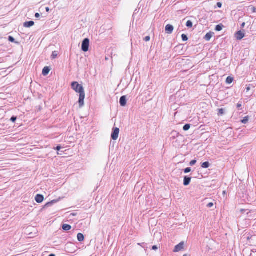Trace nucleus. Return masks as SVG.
<instances>
[{"label": "nucleus", "mask_w": 256, "mask_h": 256, "mask_svg": "<svg viewBox=\"0 0 256 256\" xmlns=\"http://www.w3.org/2000/svg\"><path fill=\"white\" fill-rule=\"evenodd\" d=\"M165 30L166 34H171L174 30V26L171 24H167L166 26Z\"/></svg>", "instance_id": "nucleus-5"}, {"label": "nucleus", "mask_w": 256, "mask_h": 256, "mask_svg": "<svg viewBox=\"0 0 256 256\" xmlns=\"http://www.w3.org/2000/svg\"><path fill=\"white\" fill-rule=\"evenodd\" d=\"M216 6L218 8H221L222 6V4L220 2H218L217 4H216Z\"/></svg>", "instance_id": "nucleus-34"}, {"label": "nucleus", "mask_w": 256, "mask_h": 256, "mask_svg": "<svg viewBox=\"0 0 256 256\" xmlns=\"http://www.w3.org/2000/svg\"><path fill=\"white\" fill-rule=\"evenodd\" d=\"M248 10H250L252 13L256 12V8L252 6H250L248 7Z\"/></svg>", "instance_id": "nucleus-21"}, {"label": "nucleus", "mask_w": 256, "mask_h": 256, "mask_svg": "<svg viewBox=\"0 0 256 256\" xmlns=\"http://www.w3.org/2000/svg\"><path fill=\"white\" fill-rule=\"evenodd\" d=\"M90 46V40L88 38H84L82 44V50L84 52H86L88 50Z\"/></svg>", "instance_id": "nucleus-2"}, {"label": "nucleus", "mask_w": 256, "mask_h": 256, "mask_svg": "<svg viewBox=\"0 0 256 256\" xmlns=\"http://www.w3.org/2000/svg\"><path fill=\"white\" fill-rule=\"evenodd\" d=\"M35 16L36 18H38L40 16V14L38 13H36L35 14Z\"/></svg>", "instance_id": "nucleus-38"}, {"label": "nucleus", "mask_w": 256, "mask_h": 256, "mask_svg": "<svg viewBox=\"0 0 256 256\" xmlns=\"http://www.w3.org/2000/svg\"><path fill=\"white\" fill-rule=\"evenodd\" d=\"M210 166V164L208 162H203L201 166L202 168H209Z\"/></svg>", "instance_id": "nucleus-17"}, {"label": "nucleus", "mask_w": 256, "mask_h": 256, "mask_svg": "<svg viewBox=\"0 0 256 256\" xmlns=\"http://www.w3.org/2000/svg\"><path fill=\"white\" fill-rule=\"evenodd\" d=\"M171 134L172 135V137H173L174 138L176 137H178L179 135V134L176 131L172 132Z\"/></svg>", "instance_id": "nucleus-25"}, {"label": "nucleus", "mask_w": 256, "mask_h": 256, "mask_svg": "<svg viewBox=\"0 0 256 256\" xmlns=\"http://www.w3.org/2000/svg\"><path fill=\"white\" fill-rule=\"evenodd\" d=\"M183 256H188L187 254H184Z\"/></svg>", "instance_id": "nucleus-43"}, {"label": "nucleus", "mask_w": 256, "mask_h": 256, "mask_svg": "<svg viewBox=\"0 0 256 256\" xmlns=\"http://www.w3.org/2000/svg\"><path fill=\"white\" fill-rule=\"evenodd\" d=\"M150 36H146L144 38V40L146 42H148L150 40Z\"/></svg>", "instance_id": "nucleus-32"}, {"label": "nucleus", "mask_w": 256, "mask_h": 256, "mask_svg": "<svg viewBox=\"0 0 256 256\" xmlns=\"http://www.w3.org/2000/svg\"><path fill=\"white\" fill-rule=\"evenodd\" d=\"M16 119H17V117H16V116H12L10 118V120H11V122H16Z\"/></svg>", "instance_id": "nucleus-29"}, {"label": "nucleus", "mask_w": 256, "mask_h": 256, "mask_svg": "<svg viewBox=\"0 0 256 256\" xmlns=\"http://www.w3.org/2000/svg\"><path fill=\"white\" fill-rule=\"evenodd\" d=\"M236 107H237V108H240L242 107V104H239V103L238 104L237 106H236Z\"/></svg>", "instance_id": "nucleus-37"}, {"label": "nucleus", "mask_w": 256, "mask_h": 256, "mask_svg": "<svg viewBox=\"0 0 256 256\" xmlns=\"http://www.w3.org/2000/svg\"><path fill=\"white\" fill-rule=\"evenodd\" d=\"M186 26L188 28H192V22L191 20H188L186 23Z\"/></svg>", "instance_id": "nucleus-24"}, {"label": "nucleus", "mask_w": 256, "mask_h": 256, "mask_svg": "<svg viewBox=\"0 0 256 256\" xmlns=\"http://www.w3.org/2000/svg\"><path fill=\"white\" fill-rule=\"evenodd\" d=\"M213 206H214V204L212 202H210L206 206L208 208H210L212 207Z\"/></svg>", "instance_id": "nucleus-31"}, {"label": "nucleus", "mask_w": 256, "mask_h": 256, "mask_svg": "<svg viewBox=\"0 0 256 256\" xmlns=\"http://www.w3.org/2000/svg\"><path fill=\"white\" fill-rule=\"evenodd\" d=\"M196 160H193L190 162V166H192L196 164Z\"/></svg>", "instance_id": "nucleus-30"}, {"label": "nucleus", "mask_w": 256, "mask_h": 256, "mask_svg": "<svg viewBox=\"0 0 256 256\" xmlns=\"http://www.w3.org/2000/svg\"><path fill=\"white\" fill-rule=\"evenodd\" d=\"M191 171V168H186L184 170V173L186 174L188 172H190Z\"/></svg>", "instance_id": "nucleus-28"}, {"label": "nucleus", "mask_w": 256, "mask_h": 256, "mask_svg": "<svg viewBox=\"0 0 256 256\" xmlns=\"http://www.w3.org/2000/svg\"><path fill=\"white\" fill-rule=\"evenodd\" d=\"M184 242H182L180 244H178V245H176L174 249V252H176L180 251L182 250L184 248Z\"/></svg>", "instance_id": "nucleus-4"}, {"label": "nucleus", "mask_w": 256, "mask_h": 256, "mask_svg": "<svg viewBox=\"0 0 256 256\" xmlns=\"http://www.w3.org/2000/svg\"><path fill=\"white\" fill-rule=\"evenodd\" d=\"M182 40L184 42L187 41L188 40V38L187 36L185 34H182Z\"/></svg>", "instance_id": "nucleus-26"}, {"label": "nucleus", "mask_w": 256, "mask_h": 256, "mask_svg": "<svg viewBox=\"0 0 256 256\" xmlns=\"http://www.w3.org/2000/svg\"><path fill=\"white\" fill-rule=\"evenodd\" d=\"M58 55V52L57 51H54L52 52V54L51 55L52 60L55 59Z\"/></svg>", "instance_id": "nucleus-18"}, {"label": "nucleus", "mask_w": 256, "mask_h": 256, "mask_svg": "<svg viewBox=\"0 0 256 256\" xmlns=\"http://www.w3.org/2000/svg\"><path fill=\"white\" fill-rule=\"evenodd\" d=\"M248 121V116H245L243 120H241L242 122L246 124Z\"/></svg>", "instance_id": "nucleus-23"}, {"label": "nucleus", "mask_w": 256, "mask_h": 256, "mask_svg": "<svg viewBox=\"0 0 256 256\" xmlns=\"http://www.w3.org/2000/svg\"><path fill=\"white\" fill-rule=\"evenodd\" d=\"M250 84L246 85V92H248L249 90H250Z\"/></svg>", "instance_id": "nucleus-35"}, {"label": "nucleus", "mask_w": 256, "mask_h": 256, "mask_svg": "<svg viewBox=\"0 0 256 256\" xmlns=\"http://www.w3.org/2000/svg\"><path fill=\"white\" fill-rule=\"evenodd\" d=\"M224 28V25L222 24H218L216 26L215 28V30L217 32H220L222 30V28Z\"/></svg>", "instance_id": "nucleus-16"}, {"label": "nucleus", "mask_w": 256, "mask_h": 256, "mask_svg": "<svg viewBox=\"0 0 256 256\" xmlns=\"http://www.w3.org/2000/svg\"><path fill=\"white\" fill-rule=\"evenodd\" d=\"M62 228L64 230L68 231L72 228V226L68 224H64L62 226Z\"/></svg>", "instance_id": "nucleus-14"}, {"label": "nucleus", "mask_w": 256, "mask_h": 256, "mask_svg": "<svg viewBox=\"0 0 256 256\" xmlns=\"http://www.w3.org/2000/svg\"><path fill=\"white\" fill-rule=\"evenodd\" d=\"M245 24H246L245 22H243V23L241 24V27H242V28H244V26H245Z\"/></svg>", "instance_id": "nucleus-39"}, {"label": "nucleus", "mask_w": 256, "mask_h": 256, "mask_svg": "<svg viewBox=\"0 0 256 256\" xmlns=\"http://www.w3.org/2000/svg\"><path fill=\"white\" fill-rule=\"evenodd\" d=\"M236 37L238 40H241L244 37V34L240 30L238 31L236 34Z\"/></svg>", "instance_id": "nucleus-8"}, {"label": "nucleus", "mask_w": 256, "mask_h": 256, "mask_svg": "<svg viewBox=\"0 0 256 256\" xmlns=\"http://www.w3.org/2000/svg\"><path fill=\"white\" fill-rule=\"evenodd\" d=\"M212 34L213 33H212L211 32L207 33L204 38V40L206 41L210 40L211 39V38L212 36Z\"/></svg>", "instance_id": "nucleus-13"}, {"label": "nucleus", "mask_w": 256, "mask_h": 256, "mask_svg": "<svg viewBox=\"0 0 256 256\" xmlns=\"http://www.w3.org/2000/svg\"><path fill=\"white\" fill-rule=\"evenodd\" d=\"M233 80H234V79H233L230 76H228L226 78V82L227 84H231Z\"/></svg>", "instance_id": "nucleus-22"}, {"label": "nucleus", "mask_w": 256, "mask_h": 256, "mask_svg": "<svg viewBox=\"0 0 256 256\" xmlns=\"http://www.w3.org/2000/svg\"><path fill=\"white\" fill-rule=\"evenodd\" d=\"M78 240L79 242H83L84 240V236L82 234L78 233L77 236Z\"/></svg>", "instance_id": "nucleus-15"}, {"label": "nucleus", "mask_w": 256, "mask_h": 256, "mask_svg": "<svg viewBox=\"0 0 256 256\" xmlns=\"http://www.w3.org/2000/svg\"><path fill=\"white\" fill-rule=\"evenodd\" d=\"M191 124H185L183 127V130L184 131H187L190 128Z\"/></svg>", "instance_id": "nucleus-20"}, {"label": "nucleus", "mask_w": 256, "mask_h": 256, "mask_svg": "<svg viewBox=\"0 0 256 256\" xmlns=\"http://www.w3.org/2000/svg\"><path fill=\"white\" fill-rule=\"evenodd\" d=\"M120 133V129L118 128H112V133L111 134V138L114 140L118 138V134Z\"/></svg>", "instance_id": "nucleus-3"}, {"label": "nucleus", "mask_w": 256, "mask_h": 256, "mask_svg": "<svg viewBox=\"0 0 256 256\" xmlns=\"http://www.w3.org/2000/svg\"><path fill=\"white\" fill-rule=\"evenodd\" d=\"M48 256H56L54 254H50Z\"/></svg>", "instance_id": "nucleus-42"}, {"label": "nucleus", "mask_w": 256, "mask_h": 256, "mask_svg": "<svg viewBox=\"0 0 256 256\" xmlns=\"http://www.w3.org/2000/svg\"><path fill=\"white\" fill-rule=\"evenodd\" d=\"M225 110L224 108L218 109V116H222L224 114Z\"/></svg>", "instance_id": "nucleus-19"}, {"label": "nucleus", "mask_w": 256, "mask_h": 256, "mask_svg": "<svg viewBox=\"0 0 256 256\" xmlns=\"http://www.w3.org/2000/svg\"><path fill=\"white\" fill-rule=\"evenodd\" d=\"M158 249V247L157 246H152V250H156Z\"/></svg>", "instance_id": "nucleus-36"}, {"label": "nucleus", "mask_w": 256, "mask_h": 256, "mask_svg": "<svg viewBox=\"0 0 256 256\" xmlns=\"http://www.w3.org/2000/svg\"><path fill=\"white\" fill-rule=\"evenodd\" d=\"M44 200V196L42 194H38L36 195L35 197V200L38 203H41L43 202Z\"/></svg>", "instance_id": "nucleus-7"}, {"label": "nucleus", "mask_w": 256, "mask_h": 256, "mask_svg": "<svg viewBox=\"0 0 256 256\" xmlns=\"http://www.w3.org/2000/svg\"><path fill=\"white\" fill-rule=\"evenodd\" d=\"M126 96H121L120 100V106H125L126 104Z\"/></svg>", "instance_id": "nucleus-6"}, {"label": "nucleus", "mask_w": 256, "mask_h": 256, "mask_svg": "<svg viewBox=\"0 0 256 256\" xmlns=\"http://www.w3.org/2000/svg\"><path fill=\"white\" fill-rule=\"evenodd\" d=\"M72 88L76 92L80 94L78 100L79 107L82 108L84 106L85 92L83 86L76 82H74L71 84Z\"/></svg>", "instance_id": "nucleus-1"}, {"label": "nucleus", "mask_w": 256, "mask_h": 256, "mask_svg": "<svg viewBox=\"0 0 256 256\" xmlns=\"http://www.w3.org/2000/svg\"><path fill=\"white\" fill-rule=\"evenodd\" d=\"M61 148H62V147H61L60 145H58L56 148H54V150L58 151L61 149Z\"/></svg>", "instance_id": "nucleus-33"}, {"label": "nucleus", "mask_w": 256, "mask_h": 256, "mask_svg": "<svg viewBox=\"0 0 256 256\" xmlns=\"http://www.w3.org/2000/svg\"><path fill=\"white\" fill-rule=\"evenodd\" d=\"M50 72V68L48 66H45L42 72V74L44 76H47Z\"/></svg>", "instance_id": "nucleus-12"}, {"label": "nucleus", "mask_w": 256, "mask_h": 256, "mask_svg": "<svg viewBox=\"0 0 256 256\" xmlns=\"http://www.w3.org/2000/svg\"><path fill=\"white\" fill-rule=\"evenodd\" d=\"M46 10L47 12H48L50 11V8L48 7L46 8Z\"/></svg>", "instance_id": "nucleus-40"}, {"label": "nucleus", "mask_w": 256, "mask_h": 256, "mask_svg": "<svg viewBox=\"0 0 256 256\" xmlns=\"http://www.w3.org/2000/svg\"><path fill=\"white\" fill-rule=\"evenodd\" d=\"M8 40L10 42H16L14 38L12 36H9Z\"/></svg>", "instance_id": "nucleus-27"}, {"label": "nucleus", "mask_w": 256, "mask_h": 256, "mask_svg": "<svg viewBox=\"0 0 256 256\" xmlns=\"http://www.w3.org/2000/svg\"><path fill=\"white\" fill-rule=\"evenodd\" d=\"M34 24V22L33 21L26 22L24 23V26L25 28H30Z\"/></svg>", "instance_id": "nucleus-11"}, {"label": "nucleus", "mask_w": 256, "mask_h": 256, "mask_svg": "<svg viewBox=\"0 0 256 256\" xmlns=\"http://www.w3.org/2000/svg\"><path fill=\"white\" fill-rule=\"evenodd\" d=\"M191 181V178L188 176H185L184 180V185L187 186L190 184Z\"/></svg>", "instance_id": "nucleus-9"}, {"label": "nucleus", "mask_w": 256, "mask_h": 256, "mask_svg": "<svg viewBox=\"0 0 256 256\" xmlns=\"http://www.w3.org/2000/svg\"><path fill=\"white\" fill-rule=\"evenodd\" d=\"M58 201H59V200H54L50 202H48L42 208H46L50 207V206H52V204L56 203Z\"/></svg>", "instance_id": "nucleus-10"}, {"label": "nucleus", "mask_w": 256, "mask_h": 256, "mask_svg": "<svg viewBox=\"0 0 256 256\" xmlns=\"http://www.w3.org/2000/svg\"><path fill=\"white\" fill-rule=\"evenodd\" d=\"M76 214H74V213H72L70 214V216H76Z\"/></svg>", "instance_id": "nucleus-41"}]
</instances>
